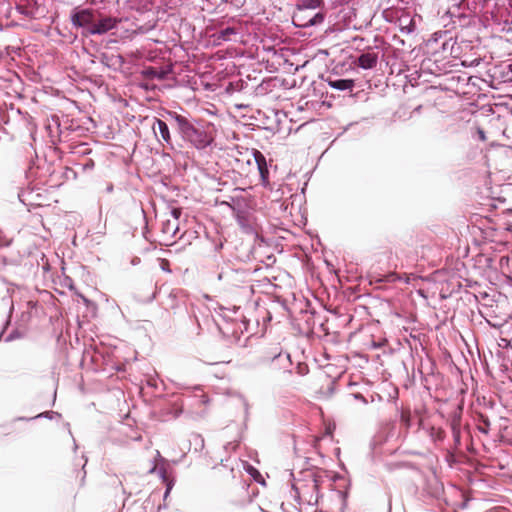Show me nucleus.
Instances as JSON below:
<instances>
[{
    "label": "nucleus",
    "instance_id": "1",
    "mask_svg": "<svg viewBox=\"0 0 512 512\" xmlns=\"http://www.w3.org/2000/svg\"><path fill=\"white\" fill-rule=\"evenodd\" d=\"M169 115L175 121L177 131L182 139L196 149H205L214 142L215 136L212 131V124L192 121L176 112H170Z\"/></svg>",
    "mask_w": 512,
    "mask_h": 512
},
{
    "label": "nucleus",
    "instance_id": "2",
    "mask_svg": "<svg viewBox=\"0 0 512 512\" xmlns=\"http://www.w3.org/2000/svg\"><path fill=\"white\" fill-rule=\"evenodd\" d=\"M258 361L261 366L267 367L272 374L291 373L288 369L291 366L289 355L282 354L279 346L273 347L270 351H262Z\"/></svg>",
    "mask_w": 512,
    "mask_h": 512
},
{
    "label": "nucleus",
    "instance_id": "3",
    "mask_svg": "<svg viewBox=\"0 0 512 512\" xmlns=\"http://www.w3.org/2000/svg\"><path fill=\"white\" fill-rule=\"evenodd\" d=\"M120 22L119 19L117 18H114V17H104L102 19H100L97 23H94L93 25H91L89 28H88V33L89 34H105L107 33L108 31L112 30L113 28L116 27V25Z\"/></svg>",
    "mask_w": 512,
    "mask_h": 512
},
{
    "label": "nucleus",
    "instance_id": "4",
    "mask_svg": "<svg viewBox=\"0 0 512 512\" xmlns=\"http://www.w3.org/2000/svg\"><path fill=\"white\" fill-rule=\"evenodd\" d=\"M307 10H300L299 13L294 15L293 23L299 27H308L321 23L324 20V16L321 13H316L313 16L306 15Z\"/></svg>",
    "mask_w": 512,
    "mask_h": 512
},
{
    "label": "nucleus",
    "instance_id": "5",
    "mask_svg": "<svg viewBox=\"0 0 512 512\" xmlns=\"http://www.w3.org/2000/svg\"><path fill=\"white\" fill-rule=\"evenodd\" d=\"M71 21L74 26L87 27V29L94 24V14L91 9H82L75 11L71 16Z\"/></svg>",
    "mask_w": 512,
    "mask_h": 512
},
{
    "label": "nucleus",
    "instance_id": "6",
    "mask_svg": "<svg viewBox=\"0 0 512 512\" xmlns=\"http://www.w3.org/2000/svg\"><path fill=\"white\" fill-rule=\"evenodd\" d=\"M255 162L257 164V168L260 174V178L262 184L267 186L269 184V170L266 162L265 156L258 150H254L253 152Z\"/></svg>",
    "mask_w": 512,
    "mask_h": 512
},
{
    "label": "nucleus",
    "instance_id": "7",
    "mask_svg": "<svg viewBox=\"0 0 512 512\" xmlns=\"http://www.w3.org/2000/svg\"><path fill=\"white\" fill-rule=\"evenodd\" d=\"M152 129H153L155 135H157L159 132L163 142H165L168 145H171L172 139H171L169 127L166 124V122H164L161 119L155 118Z\"/></svg>",
    "mask_w": 512,
    "mask_h": 512
},
{
    "label": "nucleus",
    "instance_id": "8",
    "mask_svg": "<svg viewBox=\"0 0 512 512\" xmlns=\"http://www.w3.org/2000/svg\"><path fill=\"white\" fill-rule=\"evenodd\" d=\"M356 63L363 69H373L378 63V54L375 52L362 53Z\"/></svg>",
    "mask_w": 512,
    "mask_h": 512
},
{
    "label": "nucleus",
    "instance_id": "9",
    "mask_svg": "<svg viewBox=\"0 0 512 512\" xmlns=\"http://www.w3.org/2000/svg\"><path fill=\"white\" fill-rule=\"evenodd\" d=\"M450 427L454 439V450H458L461 445V418L454 416L450 421Z\"/></svg>",
    "mask_w": 512,
    "mask_h": 512
},
{
    "label": "nucleus",
    "instance_id": "10",
    "mask_svg": "<svg viewBox=\"0 0 512 512\" xmlns=\"http://www.w3.org/2000/svg\"><path fill=\"white\" fill-rule=\"evenodd\" d=\"M328 85L331 88L337 90H352L354 87V80L352 79H337V80H328Z\"/></svg>",
    "mask_w": 512,
    "mask_h": 512
},
{
    "label": "nucleus",
    "instance_id": "11",
    "mask_svg": "<svg viewBox=\"0 0 512 512\" xmlns=\"http://www.w3.org/2000/svg\"><path fill=\"white\" fill-rule=\"evenodd\" d=\"M307 488L316 489L317 488L316 481L311 480L309 485H303V486H298L297 484L293 485V489L296 494L295 497L297 498V500L299 502L302 500V497L305 496Z\"/></svg>",
    "mask_w": 512,
    "mask_h": 512
},
{
    "label": "nucleus",
    "instance_id": "12",
    "mask_svg": "<svg viewBox=\"0 0 512 512\" xmlns=\"http://www.w3.org/2000/svg\"><path fill=\"white\" fill-rule=\"evenodd\" d=\"M428 434L434 442L443 441L446 436L445 431L441 427L435 426L429 427Z\"/></svg>",
    "mask_w": 512,
    "mask_h": 512
},
{
    "label": "nucleus",
    "instance_id": "13",
    "mask_svg": "<svg viewBox=\"0 0 512 512\" xmlns=\"http://www.w3.org/2000/svg\"><path fill=\"white\" fill-rule=\"evenodd\" d=\"M400 421L406 427V429L410 428V426H411V412H410V410L408 408H403L401 410Z\"/></svg>",
    "mask_w": 512,
    "mask_h": 512
},
{
    "label": "nucleus",
    "instance_id": "14",
    "mask_svg": "<svg viewBox=\"0 0 512 512\" xmlns=\"http://www.w3.org/2000/svg\"><path fill=\"white\" fill-rule=\"evenodd\" d=\"M236 34V30L234 28L228 27L219 32L218 39L227 41L230 40V36Z\"/></svg>",
    "mask_w": 512,
    "mask_h": 512
},
{
    "label": "nucleus",
    "instance_id": "15",
    "mask_svg": "<svg viewBox=\"0 0 512 512\" xmlns=\"http://www.w3.org/2000/svg\"><path fill=\"white\" fill-rule=\"evenodd\" d=\"M146 75L151 78H158V79L163 78L162 73L158 72L155 68H152V67H150L146 70Z\"/></svg>",
    "mask_w": 512,
    "mask_h": 512
},
{
    "label": "nucleus",
    "instance_id": "16",
    "mask_svg": "<svg viewBox=\"0 0 512 512\" xmlns=\"http://www.w3.org/2000/svg\"><path fill=\"white\" fill-rule=\"evenodd\" d=\"M159 265L163 271L168 272V273L171 272L170 262L167 259H159Z\"/></svg>",
    "mask_w": 512,
    "mask_h": 512
},
{
    "label": "nucleus",
    "instance_id": "17",
    "mask_svg": "<svg viewBox=\"0 0 512 512\" xmlns=\"http://www.w3.org/2000/svg\"><path fill=\"white\" fill-rule=\"evenodd\" d=\"M399 279H400V277L396 273H391V274L386 276V281L387 282H395V281H397Z\"/></svg>",
    "mask_w": 512,
    "mask_h": 512
},
{
    "label": "nucleus",
    "instance_id": "18",
    "mask_svg": "<svg viewBox=\"0 0 512 512\" xmlns=\"http://www.w3.org/2000/svg\"><path fill=\"white\" fill-rule=\"evenodd\" d=\"M172 214L175 217V219H178L181 214V211L179 209H173Z\"/></svg>",
    "mask_w": 512,
    "mask_h": 512
},
{
    "label": "nucleus",
    "instance_id": "19",
    "mask_svg": "<svg viewBox=\"0 0 512 512\" xmlns=\"http://www.w3.org/2000/svg\"><path fill=\"white\" fill-rule=\"evenodd\" d=\"M479 429H480V431H482V432H484V433H488V430H487V429H485V428L480 427Z\"/></svg>",
    "mask_w": 512,
    "mask_h": 512
},
{
    "label": "nucleus",
    "instance_id": "20",
    "mask_svg": "<svg viewBox=\"0 0 512 512\" xmlns=\"http://www.w3.org/2000/svg\"><path fill=\"white\" fill-rule=\"evenodd\" d=\"M484 424L488 427V426H489V421H488V420H485V421H484Z\"/></svg>",
    "mask_w": 512,
    "mask_h": 512
},
{
    "label": "nucleus",
    "instance_id": "21",
    "mask_svg": "<svg viewBox=\"0 0 512 512\" xmlns=\"http://www.w3.org/2000/svg\"><path fill=\"white\" fill-rule=\"evenodd\" d=\"M169 491H170V486H168L167 491H166V494H168V493H169Z\"/></svg>",
    "mask_w": 512,
    "mask_h": 512
},
{
    "label": "nucleus",
    "instance_id": "22",
    "mask_svg": "<svg viewBox=\"0 0 512 512\" xmlns=\"http://www.w3.org/2000/svg\"><path fill=\"white\" fill-rule=\"evenodd\" d=\"M510 70L512 71V64L510 65Z\"/></svg>",
    "mask_w": 512,
    "mask_h": 512
},
{
    "label": "nucleus",
    "instance_id": "23",
    "mask_svg": "<svg viewBox=\"0 0 512 512\" xmlns=\"http://www.w3.org/2000/svg\"><path fill=\"white\" fill-rule=\"evenodd\" d=\"M510 4L512 5V0H509Z\"/></svg>",
    "mask_w": 512,
    "mask_h": 512
}]
</instances>
